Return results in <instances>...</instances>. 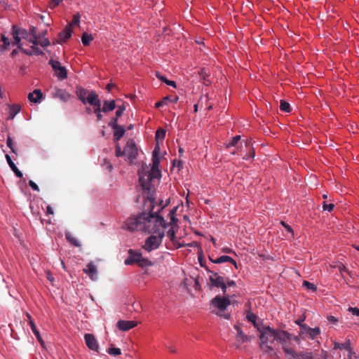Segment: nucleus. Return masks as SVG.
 Returning a JSON list of instances; mask_svg holds the SVG:
<instances>
[{
  "label": "nucleus",
  "mask_w": 359,
  "mask_h": 359,
  "mask_svg": "<svg viewBox=\"0 0 359 359\" xmlns=\"http://www.w3.org/2000/svg\"><path fill=\"white\" fill-rule=\"evenodd\" d=\"M144 205L149 203V212H142L137 216L130 217L127 219L125 223V226L130 231H154V228L151 226H157L158 224L163 229H169L166 232V236L175 245H177L178 248L185 246L184 244H178L175 237V231L178 229V219L176 217V208H172L170 210L167 219H165L161 215V212L163 211L166 204L162 205L163 201H161L159 205H156L155 198H154V203H151L147 197V194H144Z\"/></svg>",
  "instance_id": "1"
},
{
  "label": "nucleus",
  "mask_w": 359,
  "mask_h": 359,
  "mask_svg": "<svg viewBox=\"0 0 359 359\" xmlns=\"http://www.w3.org/2000/svg\"><path fill=\"white\" fill-rule=\"evenodd\" d=\"M160 159L158 156H152V166L151 168L142 166L138 170L139 183L142 189L143 194H147L149 201L154 203L155 185L159 182L161 177L158 169Z\"/></svg>",
  "instance_id": "2"
},
{
  "label": "nucleus",
  "mask_w": 359,
  "mask_h": 359,
  "mask_svg": "<svg viewBox=\"0 0 359 359\" xmlns=\"http://www.w3.org/2000/svg\"><path fill=\"white\" fill-rule=\"evenodd\" d=\"M259 332V348L263 353L269 357L277 356V351L271 346L275 341L280 344L284 341H289L292 339V334L285 330H276L269 326L257 328Z\"/></svg>",
  "instance_id": "3"
},
{
  "label": "nucleus",
  "mask_w": 359,
  "mask_h": 359,
  "mask_svg": "<svg viewBox=\"0 0 359 359\" xmlns=\"http://www.w3.org/2000/svg\"><path fill=\"white\" fill-rule=\"evenodd\" d=\"M13 44L16 45L18 48L25 54L32 55V53L30 49H25L22 48L21 39H25L33 45H39V39L35 34H31L26 29L18 28L16 26H13Z\"/></svg>",
  "instance_id": "4"
},
{
  "label": "nucleus",
  "mask_w": 359,
  "mask_h": 359,
  "mask_svg": "<svg viewBox=\"0 0 359 359\" xmlns=\"http://www.w3.org/2000/svg\"><path fill=\"white\" fill-rule=\"evenodd\" d=\"M151 228H154V231L151 232L156 233V234L150 236L145 241L144 248L148 252L157 249L165 236V229H163L159 224L156 226L152 225Z\"/></svg>",
  "instance_id": "5"
},
{
  "label": "nucleus",
  "mask_w": 359,
  "mask_h": 359,
  "mask_svg": "<svg viewBox=\"0 0 359 359\" xmlns=\"http://www.w3.org/2000/svg\"><path fill=\"white\" fill-rule=\"evenodd\" d=\"M135 263H137L140 266L151 265V262H149L147 259H144L140 252H138L133 250H128V257L125 259L124 264L126 265H131Z\"/></svg>",
  "instance_id": "6"
},
{
  "label": "nucleus",
  "mask_w": 359,
  "mask_h": 359,
  "mask_svg": "<svg viewBox=\"0 0 359 359\" xmlns=\"http://www.w3.org/2000/svg\"><path fill=\"white\" fill-rule=\"evenodd\" d=\"M76 94L83 104H89L90 97H96L94 102L100 99L95 91L88 90L82 87H78L76 88Z\"/></svg>",
  "instance_id": "7"
},
{
  "label": "nucleus",
  "mask_w": 359,
  "mask_h": 359,
  "mask_svg": "<svg viewBox=\"0 0 359 359\" xmlns=\"http://www.w3.org/2000/svg\"><path fill=\"white\" fill-rule=\"evenodd\" d=\"M208 272L211 273L209 276V280L211 283L212 286L221 288L223 293L226 294V285L225 283V280L224 278L219 276L217 273L213 272L208 269H206Z\"/></svg>",
  "instance_id": "8"
},
{
  "label": "nucleus",
  "mask_w": 359,
  "mask_h": 359,
  "mask_svg": "<svg viewBox=\"0 0 359 359\" xmlns=\"http://www.w3.org/2000/svg\"><path fill=\"white\" fill-rule=\"evenodd\" d=\"M125 155L133 161L137 156V147L133 140H129L124 147Z\"/></svg>",
  "instance_id": "9"
},
{
  "label": "nucleus",
  "mask_w": 359,
  "mask_h": 359,
  "mask_svg": "<svg viewBox=\"0 0 359 359\" xmlns=\"http://www.w3.org/2000/svg\"><path fill=\"white\" fill-rule=\"evenodd\" d=\"M49 64L51 65L52 68L55 72V76L60 79L63 80L67 78V73L66 68L61 65L59 61H55L50 60L49 61Z\"/></svg>",
  "instance_id": "10"
},
{
  "label": "nucleus",
  "mask_w": 359,
  "mask_h": 359,
  "mask_svg": "<svg viewBox=\"0 0 359 359\" xmlns=\"http://www.w3.org/2000/svg\"><path fill=\"white\" fill-rule=\"evenodd\" d=\"M212 305L217 308L220 311H224L230 305V300L226 297L216 296L212 300Z\"/></svg>",
  "instance_id": "11"
},
{
  "label": "nucleus",
  "mask_w": 359,
  "mask_h": 359,
  "mask_svg": "<svg viewBox=\"0 0 359 359\" xmlns=\"http://www.w3.org/2000/svg\"><path fill=\"white\" fill-rule=\"evenodd\" d=\"M320 334V330L318 327L311 328L309 326H301L300 334L306 335L310 339H315Z\"/></svg>",
  "instance_id": "12"
},
{
  "label": "nucleus",
  "mask_w": 359,
  "mask_h": 359,
  "mask_svg": "<svg viewBox=\"0 0 359 359\" xmlns=\"http://www.w3.org/2000/svg\"><path fill=\"white\" fill-rule=\"evenodd\" d=\"M84 339L87 346L92 351H97L99 348V345L97 339L95 336L92 334H86L84 335Z\"/></svg>",
  "instance_id": "13"
},
{
  "label": "nucleus",
  "mask_w": 359,
  "mask_h": 359,
  "mask_svg": "<svg viewBox=\"0 0 359 359\" xmlns=\"http://www.w3.org/2000/svg\"><path fill=\"white\" fill-rule=\"evenodd\" d=\"M137 322L134 320H120L117 322L116 326L121 331H128L130 329L136 327Z\"/></svg>",
  "instance_id": "14"
},
{
  "label": "nucleus",
  "mask_w": 359,
  "mask_h": 359,
  "mask_svg": "<svg viewBox=\"0 0 359 359\" xmlns=\"http://www.w3.org/2000/svg\"><path fill=\"white\" fill-rule=\"evenodd\" d=\"M83 271L92 280H96L97 279V269L93 262H91L88 263Z\"/></svg>",
  "instance_id": "15"
},
{
  "label": "nucleus",
  "mask_w": 359,
  "mask_h": 359,
  "mask_svg": "<svg viewBox=\"0 0 359 359\" xmlns=\"http://www.w3.org/2000/svg\"><path fill=\"white\" fill-rule=\"evenodd\" d=\"M96 97H90L89 104L94 107V113L96 114L97 118L98 121L102 118V115L101 114L102 109H101V100L98 99L95 101V98Z\"/></svg>",
  "instance_id": "16"
},
{
  "label": "nucleus",
  "mask_w": 359,
  "mask_h": 359,
  "mask_svg": "<svg viewBox=\"0 0 359 359\" xmlns=\"http://www.w3.org/2000/svg\"><path fill=\"white\" fill-rule=\"evenodd\" d=\"M334 349H344L348 353V355L351 356L352 354L355 353L353 351L351 346V340L347 339L344 343H334Z\"/></svg>",
  "instance_id": "17"
},
{
  "label": "nucleus",
  "mask_w": 359,
  "mask_h": 359,
  "mask_svg": "<svg viewBox=\"0 0 359 359\" xmlns=\"http://www.w3.org/2000/svg\"><path fill=\"white\" fill-rule=\"evenodd\" d=\"M53 96L55 98L60 99L62 102H67L71 95L65 90L57 88L53 93Z\"/></svg>",
  "instance_id": "18"
},
{
  "label": "nucleus",
  "mask_w": 359,
  "mask_h": 359,
  "mask_svg": "<svg viewBox=\"0 0 359 359\" xmlns=\"http://www.w3.org/2000/svg\"><path fill=\"white\" fill-rule=\"evenodd\" d=\"M72 34V30L71 28V25H68L61 32H60L58 43H65L69 38L71 37Z\"/></svg>",
  "instance_id": "19"
},
{
  "label": "nucleus",
  "mask_w": 359,
  "mask_h": 359,
  "mask_svg": "<svg viewBox=\"0 0 359 359\" xmlns=\"http://www.w3.org/2000/svg\"><path fill=\"white\" fill-rule=\"evenodd\" d=\"M210 260L214 263V264H221L224 262H230L231 264H233L235 267L237 269V264L236 262L232 259L231 257L228 255H222L215 259H213L212 258H210Z\"/></svg>",
  "instance_id": "20"
},
{
  "label": "nucleus",
  "mask_w": 359,
  "mask_h": 359,
  "mask_svg": "<svg viewBox=\"0 0 359 359\" xmlns=\"http://www.w3.org/2000/svg\"><path fill=\"white\" fill-rule=\"evenodd\" d=\"M28 99L34 103H39L43 99V93L39 89H35L32 93L28 95Z\"/></svg>",
  "instance_id": "21"
},
{
  "label": "nucleus",
  "mask_w": 359,
  "mask_h": 359,
  "mask_svg": "<svg viewBox=\"0 0 359 359\" xmlns=\"http://www.w3.org/2000/svg\"><path fill=\"white\" fill-rule=\"evenodd\" d=\"M6 161H7L9 167L11 168L12 171L15 173V175L18 177H20V178L22 177V172L18 170V168H17L15 164L13 163L11 156L8 154L6 155Z\"/></svg>",
  "instance_id": "22"
},
{
  "label": "nucleus",
  "mask_w": 359,
  "mask_h": 359,
  "mask_svg": "<svg viewBox=\"0 0 359 359\" xmlns=\"http://www.w3.org/2000/svg\"><path fill=\"white\" fill-rule=\"evenodd\" d=\"M234 329L237 332L236 338L238 340L241 341V342H246V341H250V337H248V335L245 334L238 325H235Z\"/></svg>",
  "instance_id": "23"
},
{
  "label": "nucleus",
  "mask_w": 359,
  "mask_h": 359,
  "mask_svg": "<svg viewBox=\"0 0 359 359\" xmlns=\"http://www.w3.org/2000/svg\"><path fill=\"white\" fill-rule=\"evenodd\" d=\"M114 129V140L115 142H118L125 134V129L121 126H116Z\"/></svg>",
  "instance_id": "24"
},
{
  "label": "nucleus",
  "mask_w": 359,
  "mask_h": 359,
  "mask_svg": "<svg viewBox=\"0 0 359 359\" xmlns=\"http://www.w3.org/2000/svg\"><path fill=\"white\" fill-rule=\"evenodd\" d=\"M21 107L19 104H11L9 106L8 119L13 120L15 116L20 111Z\"/></svg>",
  "instance_id": "25"
},
{
  "label": "nucleus",
  "mask_w": 359,
  "mask_h": 359,
  "mask_svg": "<svg viewBox=\"0 0 359 359\" xmlns=\"http://www.w3.org/2000/svg\"><path fill=\"white\" fill-rule=\"evenodd\" d=\"M116 108V103L114 100H106L104 102L102 111L103 112L111 111Z\"/></svg>",
  "instance_id": "26"
},
{
  "label": "nucleus",
  "mask_w": 359,
  "mask_h": 359,
  "mask_svg": "<svg viewBox=\"0 0 359 359\" xmlns=\"http://www.w3.org/2000/svg\"><path fill=\"white\" fill-rule=\"evenodd\" d=\"M30 327H31V330L33 332L34 334L35 335V337H36V339H38L39 342L41 344V345H43L44 344V341L42 339L41 337V334L39 333V331L38 330L35 323H34L33 320H30V325H29Z\"/></svg>",
  "instance_id": "27"
},
{
  "label": "nucleus",
  "mask_w": 359,
  "mask_h": 359,
  "mask_svg": "<svg viewBox=\"0 0 359 359\" xmlns=\"http://www.w3.org/2000/svg\"><path fill=\"white\" fill-rule=\"evenodd\" d=\"M287 342V341H284L283 343H281L283 350L284 351L285 354L291 355L294 359H296L298 353H296L294 349L288 348Z\"/></svg>",
  "instance_id": "28"
},
{
  "label": "nucleus",
  "mask_w": 359,
  "mask_h": 359,
  "mask_svg": "<svg viewBox=\"0 0 359 359\" xmlns=\"http://www.w3.org/2000/svg\"><path fill=\"white\" fill-rule=\"evenodd\" d=\"M156 76L160 81L165 83L167 85L176 88V83L175 81L167 79V78L165 76L162 75L160 72H156Z\"/></svg>",
  "instance_id": "29"
},
{
  "label": "nucleus",
  "mask_w": 359,
  "mask_h": 359,
  "mask_svg": "<svg viewBox=\"0 0 359 359\" xmlns=\"http://www.w3.org/2000/svg\"><path fill=\"white\" fill-rule=\"evenodd\" d=\"M65 238L72 245L76 247L80 246L79 241L71 233L67 232L65 233Z\"/></svg>",
  "instance_id": "30"
},
{
  "label": "nucleus",
  "mask_w": 359,
  "mask_h": 359,
  "mask_svg": "<svg viewBox=\"0 0 359 359\" xmlns=\"http://www.w3.org/2000/svg\"><path fill=\"white\" fill-rule=\"evenodd\" d=\"M93 40V37L91 34H88L84 32L81 36V41L84 46H88L90 43Z\"/></svg>",
  "instance_id": "31"
},
{
  "label": "nucleus",
  "mask_w": 359,
  "mask_h": 359,
  "mask_svg": "<svg viewBox=\"0 0 359 359\" xmlns=\"http://www.w3.org/2000/svg\"><path fill=\"white\" fill-rule=\"evenodd\" d=\"M246 318L249 322H251L253 324V325L255 328L257 329L258 327H259L256 322L257 316L255 313H253L252 312H248L247 313Z\"/></svg>",
  "instance_id": "32"
},
{
  "label": "nucleus",
  "mask_w": 359,
  "mask_h": 359,
  "mask_svg": "<svg viewBox=\"0 0 359 359\" xmlns=\"http://www.w3.org/2000/svg\"><path fill=\"white\" fill-rule=\"evenodd\" d=\"M199 74L201 76V77L203 79V83L205 85V86H208L210 84V81L208 79V76L209 75L208 74V73L206 72L205 69H202L200 72H199Z\"/></svg>",
  "instance_id": "33"
},
{
  "label": "nucleus",
  "mask_w": 359,
  "mask_h": 359,
  "mask_svg": "<svg viewBox=\"0 0 359 359\" xmlns=\"http://www.w3.org/2000/svg\"><path fill=\"white\" fill-rule=\"evenodd\" d=\"M296 359H313L311 352H301L299 353Z\"/></svg>",
  "instance_id": "34"
},
{
  "label": "nucleus",
  "mask_w": 359,
  "mask_h": 359,
  "mask_svg": "<svg viewBox=\"0 0 359 359\" xmlns=\"http://www.w3.org/2000/svg\"><path fill=\"white\" fill-rule=\"evenodd\" d=\"M165 137V130L163 128H159L156 132V139L157 141L163 140Z\"/></svg>",
  "instance_id": "35"
},
{
  "label": "nucleus",
  "mask_w": 359,
  "mask_h": 359,
  "mask_svg": "<svg viewBox=\"0 0 359 359\" xmlns=\"http://www.w3.org/2000/svg\"><path fill=\"white\" fill-rule=\"evenodd\" d=\"M280 109L283 111L290 112V104L285 100H281L280 104Z\"/></svg>",
  "instance_id": "36"
},
{
  "label": "nucleus",
  "mask_w": 359,
  "mask_h": 359,
  "mask_svg": "<svg viewBox=\"0 0 359 359\" xmlns=\"http://www.w3.org/2000/svg\"><path fill=\"white\" fill-rule=\"evenodd\" d=\"M303 286L305 287L307 290L312 291H316L317 289L316 286L313 283H311L307 280H304L303 282Z\"/></svg>",
  "instance_id": "37"
},
{
  "label": "nucleus",
  "mask_w": 359,
  "mask_h": 359,
  "mask_svg": "<svg viewBox=\"0 0 359 359\" xmlns=\"http://www.w3.org/2000/svg\"><path fill=\"white\" fill-rule=\"evenodd\" d=\"M6 144H7L8 147H9L11 149L12 152H13L14 154H16V150L14 147L13 140L11 137V136H9V135H8V137H7Z\"/></svg>",
  "instance_id": "38"
},
{
  "label": "nucleus",
  "mask_w": 359,
  "mask_h": 359,
  "mask_svg": "<svg viewBox=\"0 0 359 359\" xmlns=\"http://www.w3.org/2000/svg\"><path fill=\"white\" fill-rule=\"evenodd\" d=\"M240 140H241V136H240V135H236V136H234V137L232 138V140H231V142H229V143L227 144L226 147H227V148H229V147H235V146L238 144V142Z\"/></svg>",
  "instance_id": "39"
},
{
  "label": "nucleus",
  "mask_w": 359,
  "mask_h": 359,
  "mask_svg": "<svg viewBox=\"0 0 359 359\" xmlns=\"http://www.w3.org/2000/svg\"><path fill=\"white\" fill-rule=\"evenodd\" d=\"M80 22V15L79 13L74 14L72 22L69 24L71 25V27L74 25H79Z\"/></svg>",
  "instance_id": "40"
},
{
  "label": "nucleus",
  "mask_w": 359,
  "mask_h": 359,
  "mask_svg": "<svg viewBox=\"0 0 359 359\" xmlns=\"http://www.w3.org/2000/svg\"><path fill=\"white\" fill-rule=\"evenodd\" d=\"M109 354L114 355H119L121 353V349L118 348L111 347L109 348Z\"/></svg>",
  "instance_id": "41"
},
{
  "label": "nucleus",
  "mask_w": 359,
  "mask_h": 359,
  "mask_svg": "<svg viewBox=\"0 0 359 359\" xmlns=\"http://www.w3.org/2000/svg\"><path fill=\"white\" fill-rule=\"evenodd\" d=\"M334 208V205L332 203L327 204L326 202L323 203V209L325 211L331 212Z\"/></svg>",
  "instance_id": "42"
},
{
  "label": "nucleus",
  "mask_w": 359,
  "mask_h": 359,
  "mask_svg": "<svg viewBox=\"0 0 359 359\" xmlns=\"http://www.w3.org/2000/svg\"><path fill=\"white\" fill-rule=\"evenodd\" d=\"M124 155H125L124 150L122 151L119 144H117L116 146V156L117 157H120V156H122Z\"/></svg>",
  "instance_id": "43"
},
{
  "label": "nucleus",
  "mask_w": 359,
  "mask_h": 359,
  "mask_svg": "<svg viewBox=\"0 0 359 359\" xmlns=\"http://www.w3.org/2000/svg\"><path fill=\"white\" fill-rule=\"evenodd\" d=\"M36 46V45H33L31 47L32 49L30 50L32 51V54H35V55H41V54H43L42 50L40 48H37Z\"/></svg>",
  "instance_id": "44"
},
{
  "label": "nucleus",
  "mask_w": 359,
  "mask_h": 359,
  "mask_svg": "<svg viewBox=\"0 0 359 359\" xmlns=\"http://www.w3.org/2000/svg\"><path fill=\"white\" fill-rule=\"evenodd\" d=\"M1 41L4 43V48H7V47L10 45V40L5 35L1 36Z\"/></svg>",
  "instance_id": "45"
},
{
  "label": "nucleus",
  "mask_w": 359,
  "mask_h": 359,
  "mask_svg": "<svg viewBox=\"0 0 359 359\" xmlns=\"http://www.w3.org/2000/svg\"><path fill=\"white\" fill-rule=\"evenodd\" d=\"M39 44L41 46L45 48V47H47L49 46L50 41L48 39L45 38V39H42L41 41H39Z\"/></svg>",
  "instance_id": "46"
},
{
  "label": "nucleus",
  "mask_w": 359,
  "mask_h": 359,
  "mask_svg": "<svg viewBox=\"0 0 359 359\" xmlns=\"http://www.w3.org/2000/svg\"><path fill=\"white\" fill-rule=\"evenodd\" d=\"M29 187L34 191H39V188L38 187V185L34 182H33L32 180H29Z\"/></svg>",
  "instance_id": "47"
},
{
  "label": "nucleus",
  "mask_w": 359,
  "mask_h": 359,
  "mask_svg": "<svg viewBox=\"0 0 359 359\" xmlns=\"http://www.w3.org/2000/svg\"><path fill=\"white\" fill-rule=\"evenodd\" d=\"M348 311L350 312H351L353 315L359 316V309L358 308L350 307L348 309Z\"/></svg>",
  "instance_id": "48"
},
{
  "label": "nucleus",
  "mask_w": 359,
  "mask_h": 359,
  "mask_svg": "<svg viewBox=\"0 0 359 359\" xmlns=\"http://www.w3.org/2000/svg\"><path fill=\"white\" fill-rule=\"evenodd\" d=\"M124 110H125L124 107H118V109L116 111V117L118 118V117L121 116L123 114Z\"/></svg>",
  "instance_id": "49"
},
{
  "label": "nucleus",
  "mask_w": 359,
  "mask_h": 359,
  "mask_svg": "<svg viewBox=\"0 0 359 359\" xmlns=\"http://www.w3.org/2000/svg\"><path fill=\"white\" fill-rule=\"evenodd\" d=\"M117 117L114 118L113 120L111 121V122L109 123V126L111 127L114 129H115V126H118V123H117Z\"/></svg>",
  "instance_id": "50"
},
{
  "label": "nucleus",
  "mask_w": 359,
  "mask_h": 359,
  "mask_svg": "<svg viewBox=\"0 0 359 359\" xmlns=\"http://www.w3.org/2000/svg\"><path fill=\"white\" fill-rule=\"evenodd\" d=\"M62 0H51V3H50V7L51 8H55L57 6L59 5V4L62 1Z\"/></svg>",
  "instance_id": "51"
},
{
  "label": "nucleus",
  "mask_w": 359,
  "mask_h": 359,
  "mask_svg": "<svg viewBox=\"0 0 359 359\" xmlns=\"http://www.w3.org/2000/svg\"><path fill=\"white\" fill-rule=\"evenodd\" d=\"M159 151H160V147L158 145H156L153 151V155L152 156H158V153H159Z\"/></svg>",
  "instance_id": "52"
},
{
  "label": "nucleus",
  "mask_w": 359,
  "mask_h": 359,
  "mask_svg": "<svg viewBox=\"0 0 359 359\" xmlns=\"http://www.w3.org/2000/svg\"><path fill=\"white\" fill-rule=\"evenodd\" d=\"M327 320L330 323H332V324L336 323L337 322V319L334 316H328Z\"/></svg>",
  "instance_id": "53"
},
{
  "label": "nucleus",
  "mask_w": 359,
  "mask_h": 359,
  "mask_svg": "<svg viewBox=\"0 0 359 359\" xmlns=\"http://www.w3.org/2000/svg\"><path fill=\"white\" fill-rule=\"evenodd\" d=\"M226 285V287L227 286H229V287H233L236 285V283L234 280H229L226 281V283H225Z\"/></svg>",
  "instance_id": "54"
},
{
  "label": "nucleus",
  "mask_w": 359,
  "mask_h": 359,
  "mask_svg": "<svg viewBox=\"0 0 359 359\" xmlns=\"http://www.w3.org/2000/svg\"><path fill=\"white\" fill-rule=\"evenodd\" d=\"M304 320V319H298L297 320L295 321L296 324L299 326L300 329H301V326L306 325V324L303 323Z\"/></svg>",
  "instance_id": "55"
},
{
  "label": "nucleus",
  "mask_w": 359,
  "mask_h": 359,
  "mask_svg": "<svg viewBox=\"0 0 359 359\" xmlns=\"http://www.w3.org/2000/svg\"><path fill=\"white\" fill-rule=\"evenodd\" d=\"M222 251L225 253H232L233 252V250L229 248H222Z\"/></svg>",
  "instance_id": "56"
},
{
  "label": "nucleus",
  "mask_w": 359,
  "mask_h": 359,
  "mask_svg": "<svg viewBox=\"0 0 359 359\" xmlns=\"http://www.w3.org/2000/svg\"><path fill=\"white\" fill-rule=\"evenodd\" d=\"M163 105H165V104L164 103V101L163 100H161L159 102H157L156 104H155V106L156 108H158L160 107H162Z\"/></svg>",
  "instance_id": "57"
},
{
  "label": "nucleus",
  "mask_w": 359,
  "mask_h": 359,
  "mask_svg": "<svg viewBox=\"0 0 359 359\" xmlns=\"http://www.w3.org/2000/svg\"><path fill=\"white\" fill-rule=\"evenodd\" d=\"M167 348L171 353H175L177 351V348L174 346H167Z\"/></svg>",
  "instance_id": "58"
},
{
  "label": "nucleus",
  "mask_w": 359,
  "mask_h": 359,
  "mask_svg": "<svg viewBox=\"0 0 359 359\" xmlns=\"http://www.w3.org/2000/svg\"><path fill=\"white\" fill-rule=\"evenodd\" d=\"M285 229H286V230H287V232H289V233H291V234H293V230H292V229L291 228V226H289V225H285Z\"/></svg>",
  "instance_id": "59"
},
{
  "label": "nucleus",
  "mask_w": 359,
  "mask_h": 359,
  "mask_svg": "<svg viewBox=\"0 0 359 359\" xmlns=\"http://www.w3.org/2000/svg\"><path fill=\"white\" fill-rule=\"evenodd\" d=\"M162 100L164 101V103L165 104H167L169 101H171L170 97L169 96L163 97Z\"/></svg>",
  "instance_id": "60"
},
{
  "label": "nucleus",
  "mask_w": 359,
  "mask_h": 359,
  "mask_svg": "<svg viewBox=\"0 0 359 359\" xmlns=\"http://www.w3.org/2000/svg\"><path fill=\"white\" fill-rule=\"evenodd\" d=\"M339 271L341 273H343V272L348 273V270L346 269V268L344 266H342L341 267H340Z\"/></svg>",
  "instance_id": "61"
},
{
  "label": "nucleus",
  "mask_w": 359,
  "mask_h": 359,
  "mask_svg": "<svg viewBox=\"0 0 359 359\" xmlns=\"http://www.w3.org/2000/svg\"><path fill=\"white\" fill-rule=\"evenodd\" d=\"M47 212L48 214H53V210L50 206H47Z\"/></svg>",
  "instance_id": "62"
},
{
  "label": "nucleus",
  "mask_w": 359,
  "mask_h": 359,
  "mask_svg": "<svg viewBox=\"0 0 359 359\" xmlns=\"http://www.w3.org/2000/svg\"><path fill=\"white\" fill-rule=\"evenodd\" d=\"M26 316L27 318V320L29 321V325H30V320H33L31 315L29 313H26Z\"/></svg>",
  "instance_id": "63"
},
{
  "label": "nucleus",
  "mask_w": 359,
  "mask_h": 359,
  "mask_svg": "<svg viewBox=\"0 0 359 359\" xmlns=\"http://www.w3.org/2000/svg\"><path fill=\"white\" fill-rule=\"evenodd\" d=\"M17 54H18V50L14 49V50L11 52V57H15Z\"/></svg>",
  "instance_id": "64"
}]
</instances>
